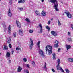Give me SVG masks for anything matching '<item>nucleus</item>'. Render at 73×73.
Masks as SVG:
<instances>
[{
    "label": "nucleus",
    "instance_id": "f257e3e1",
    "mask_svg": "<svg viewBox=\"0 0 73 73\" xmlns=\"http://www.w3.org/2000/svg\"><path fill=\"white\" fill-rule=\"evenodd\" d=\"M46 50V54H47V52L48 51L49 55H50L52 53V46L50 45H48L46 46L45 48Z\"/></svg>",
    "mask_w": 73,
    "mask_h": 73
},
{
    "label": "nucleus",
    "instance_id": "f03ea898",
    "mask_svg": "<svg viewBox=\"0 0 73 73\" xmlns=\"http://www.w3.org/2000/svg\"><path fill=\"white\" fill-rule=\"evenodd\" d=\"M49 1L51 3H54V7L56 11H58V9L57 7H58V1L57 0H49Z\"/></svg>",
    "mask_w": 73,
    "mask_h": 73
},
{
    "label": "nucleus",
    "instance_id": "7ed1b4c3",
    "mask_svg": "<svg viewBox=\"0 0 73 73\" xmlns=\"http://www.w3.org/2000/svg\"><path fill=\"white\" fill-rule=\"evenodd\" d=\"M30 40L31 44L30 45L29 48L31 50H32V47L33 46V45L34 44L33 43V40H32V39L30 38Z\"/></svg>",
    "mask_w": 73,
    "mask_h": 73
},
{
    "label": "nucleus",
    "instance_id": "20e7f679",
    "mask_svg": "<svg viewBox=\"0 0 73 73\" xmlns=\"http://www.w3.org/2000/svg\"><path fill=\"white\" fill-rule=\"evenodd\" d=\"M39 52L40 54H41V56L42 57H45V55L44 54V52H43V51L41 50H40Z\"/></svg>",
    "mask_w": 73,
    "mask_h": 73
},
{
    "label": "nucleus",
    "instance_id": "39448f33",
    "mask_svg": "<svg viewBox=\"0 0 73 73\" xmlns=\"http://www.w3.org/2000/svg\"><path fill=\"white\" fill-rule=\"evenodd\" d=\"M16 23L18 27L20 28H21V24H20V22L19 21L17 20L16 21Z\"/></svg>",
    "mask_w": 73,
    "mask_h": 73
},
{
    "label": "nucleus",
    "instance_id": "423d86ee",
    "mask_svg": "<svg viewBox=\"0 0 73 73\" xmlns=\"http://www.w3.org/2000/svg\"><path fill=\"white\" fill-rule=\"evenodd\" d=\"M39 26L40 28V32H39V33H41L42 32V26L41 25V23H40L39 25Z\"/></svg>",
    "mask_w": 73,
    "mask_h": 73
},
{
    "label": "nucleus",
    "instance_id": "0eeeda50",
    "mask_svg": "<svg viewBox=\"0 0 73 73\" xmlns=\"http://www.w3.org/2000/svg\"><path fill=\"white\" fill-rule=\"evenodd\" d=\"M51 33L52 35H53L54 36H56L57 35V33L54 31H52L51 32Z\"/></svg>",
    "mask_w": 73,
    "mask_h": 73
},
{
    "label": "nucleus",
    "instance_id": "6e6552de",
    "mask_svg": "<svg viewBox=\"0 0 73 73\" xmlns=\"http://www.w3.org/2000/svg\"><path fill=\"white\" fill-rule=\"evenodd\" d=\"M8 13L9 16H10V17H12V13H11V9L10 8H9L8 11Z\"/></svg>",
    "mask_w": 73,
    "mask_h": 73
},
{
    "label": "nucleus",
    "instance_id": "1a4fd4ad",
    "mask_svg": "<svg viewBox=\"0 0 73 73\" xmlns=\"http://www.w3.org/2000/svg\"><path fill=\"white\" fill-rule=\"evenodd\" d=\"M8 33L9 34V35H11V25H9L8 27Z\"/></svg>",
    "mask_w": 73,
    "mask_h": 73
},
{
    "label": "nucleus",
    "instance_id": "9d476101",
    "mask_svg": "<svg viewBox=\"0 0 73 73\" xmlns=\"http://www.w3.org/2000/svg\"><path fill=\"white\" fill-rule=\"evenodd\" d=\"M66 47L67 50H68V49L71 48V46H70V45H66Z\"/></svg>",
    "mask_w": 73,
    "mask_h": 73
},
{
    "label": "nucleus",
    "instance_id": "9b49d317",
    "mask_svg": "<svg viewBox=\"0 0 73 73\" xmlns=\"http://www.w3.org/2000/svg\"><path fill=\"white\" fill-rule=\"evenodd\" d=\"M56 68H57V70H62V68H61V67H60V65L58 66V65L56 66Z\"/></svg>",
    "mask_w": 73,
    "mask_h": 73
},
{
    "label": "nucleus",
    "instance_id": "f8f14e48",
    "mask_svg": "<svg viewBox=\"0 0 73 73\" xmlns=\"http://www.w3.org/2000/svg\"><path fill=\"white\" fill-rule=\"evenodd\" d=\"M11 37H9V38H7V43L8 44H10L11 41Z\"/></svg>",
    "mask_w": 73,
    "mask_h": 73
},
{
    "label": "nucleus",
    "instance_id": "ddd939ff",
    "mask_svg": "<svg viewBox=\"0 0 73 73\" xmlns=\"http://www.w3.org/2000/svg\"><path fill=\"white\" fill-rule=\"evenodd\" d=\"M19 33L21 36H23V31L21 30H19Z\"/></svg>",
    "mask_w": 73,
    "mask_h": 73
},
{
    "label": "nucleus",
    "instance_id": "4468645a",
    "mask_svg": "<svg viewBox=\"0 0 73 73\" xmlns=\"http://www.w3.org/2000/svg\"><path fill=\"white\" fill-rule=\"evenodd\" d=\"M41 14L43 16H45L46 15V13L44 11H43L42 12Z\"/></svg>",
    "mask_w": 73,
    "mask_h": 73
},
{
    "label": "nucleus",
    "instance_id": "2eb2a0df",
    "mask_svg": "<svg viewBox=\"0 0 73 73\" xmlns=\"http://www.w3.org/2000/svg\"><path fill=\"white\" fill-rule=\"evenodd\" d=\"M6 57H11V53L9 52H7L6 54Z\"/></svg>",
    "mask_w": 73,
    "mask_h": 73
},
{
    "label": "nucleus",
    "instance_id": "dca6fc26",
    "mask_svg": "<svg viewBox=\"0 0 73 73\" xmlns=\"http://www.w3.org/2000/svg\"><path fill=\"white\" fill-rule=\"evenodd\" d=\"M22 70V68L20 66L18 67V68L17 69V71L18 72H20Z\"/></svg>",
    "mask_w": 73,
    "mask_h": 73
},
{
    "label": "nucleus",
    "instance_id": "f3484780",
    "mask_svg": "<svg viewBox=\"0 0 73 73\" xmlns=\"http://www.w3.org/2000/svg\"><path fill=\"white\" fill-rule=\"evenodd\" d=\"M25 2V1L24 0H19L18 1V3H22L23 4Z\"/></svg>",
    "mask_w": 73,
    "mask_h": 73
},
{
    "label": "nucleus",
    "instance_id": "a211bd4d",
    "mask_svg": "<svg viewBox=\"0 0 73 73\" xmlns=\"http://www.w3.org/2000/svg\"><path fill=\"white\" fill-rule=\"evenodd\" d=\"M52 56H53V60H56V54L54 53H53L52 54Z\"/></svg>",
    "mask_w": 73,
    "mask_h": 73
},
{
    "label": "nucleus",
    "instance_id": "6ab92c4d",
    "mask_svg": "<svg viewBox=\"0 0 73 73\" xmlns=\"http://www.w3.org/2000/svg\"><path fill=\"white\" fill-rule=\"evenodd\" d=\"M57 61L58 63L57 65H58V66H59V65H60V64L61 63V60H60V59H58Z\"/></svg>",
    "mask_w": 73,
    "mask_h": 73
},
{
    "label": "nucleus",
    "instance_id": "aec40b11",
    "mask_svg": "<svg viewBox=\"0 0 73 73\" xmlns=\"http://www.w3.org/2000/svg\"><path fill=\"white\" fill-rule=\"evenodd\" d=\"M68 60L69 62H73V59L71 58H69L68 59Z\"/></svg>",
    "mask_w": 73,
    "mask_h": 73
},
{
    "label": "nucleus",
    "instance_id": "412c9836",
    "mask_svg": "<svg viewBox=\"0 0 73 73\" xmlns=\"http://www.w3.org/2000/svg\"><path fill=\"white\" fill-rule=\"evenodd\" d=\"M40 41H39L36 44L37 46H38V48H40Z\"/></svg>",
    "mask_w": 73,
    "mask_h": 73
},
{
    "label": "nucleus",
    "instance_id": "4be33fe9",
    "mask_svg": "<svg viewBox=\"0 0 73 73\" xmlns=\"http://www.w3.org/2000/svg\"><path fill=\"white\" fill-rule=\"evenodd\" d=\"M36 13L38 16H40L41 15V14L40 13V12L38 11H36L35 12Z\"/></svg>",
    "mask_w": 73,
    "mask_h": 73
},
{
    "label": "nucleus",
    "instance_id": "5701e85b",
    "mask_svg": "<svg viewBox=\"0 0 73 73\" xmlns=\"http://www.w3.org/2000/svg\"><path fill=\"white\" fill-rule=\"evenodd\" d=\"M64 12L67 15H69L68 13H69V12L67 10H65V11H64Z\"/></svg>",
    "mask_w": 73,
    "mask_h": 73
},
{
    "label": "nucleus",
    "instance_id": "b1692460",
    "mask_svg": "<svg viewBox=\"0 0 73 73\" xmlns=\"http://www.w3.org/2000/svg\"><path fill=\"white\" fill-rule=\"evenodd\" d=\"M68 15H67L68 17H69V18H71V17H72V15H71V14H70V13H68Z\"/></svg>",
    "mask_w": 73,
    "mask_h": 73
},
{
    "label": "nucleus",
    "instance_id": "393cba45",
    "mask_svg": "<svg viewBox=\"0 0 73 73\" xmlns=\"http://www.w3.org/2000/svg\"><path fill=\"white\" fill-rule=\"evenodd\" d=\"M46 29L48 30V31L49 32L50 30V28L49 27L47 26L46 27Z\"/></svg>",
    "mask_w": 73,
    "mask_h": 73
},
{
    "label": "nucleus",
    "instance_id": "a878e982",
    "mask_svg": "<svg viewBox=\"0 0 73 73\" xmlns=\"http://www.w3.org/2000/svg\"><path fill=\"white\" fill-rule=\"evenodd\" d=\"M25 20L28 23H29V22H30V20H29V19L28 18H26V19H25Z\"/></svg>",
    "mask_w": 73,
    "mask_h": 73
},
{
    "label": "nucleus",
    "instance_id": "bb28decb",
    "mask_svg": "<svg viewBox=\"0 0 73 73\" xmlns=\"http://www.w3.org/2000/svg\"><path fill=\"white\" fill-rule=\"evenodd\" d=\"M32 62L33 66L34 67H35V66H36V65L35 64V62L34 61H33Z\"/></svg>",
    "mask_w": 73,
    "mask_h": 73
},
{
    "label": "nucleus",
    "instance_id": "cd10ccee",
    "mask_svg": "<svg viewBox=\"0 0 73 73\" xmlns=\"http://www.w3.org/2000/svg\"><path fill=\"white\" fill-rule=\"evenodd\" d=\"M66 72V73H69V70L68 69H66L65 70Z\"/></svg>",
    "mask_w": 73,
    "mask_h": 73
},
{
    "label": "nucleus",
    "instance_id": "c85d7f7f",
    "mask_svg": "<svg viewBox=\"0 0 73 73\" xmlns=\"http://www.w3.org/2000/svg\"><path fill=\"white\" fill-rule=\"evenodd\" d=\"M4 48H5V49L6 50H8V47L6 45L4 46Z\"/></svg>",
    "mask_w": 73,
    "mask_h": 73
},
{
    "label": "nucleus",
    "instance_id": "c756f323",
    "mask_svg": "<svg viewBox=\"0 0 73 73\" xmlns=\"http://www.w3.org/2000/svg\"><path fill=\"white\" fill-rule=\"evenodd\" d=\"M45 66H44V69H45V70H47V68H46V62H45Z\"/></svg>",
    "mask_w": 73,
    "mask_h": 73
},
{
    "label": "nucleus",
    "instance_id": "7c9ffc66",
    "mask_svg": "<svg viewBox=\"0 0 73 73\" xmlns=\"http://www.w3.org/2000/svg\"><path fill=\"white\" fill-rule=\"evenodd\" d=\"M12 0H9V3L10 5H11L12 3Z\"/></svg>",
    "mask_w": 73,
    "mask_h": 73
},
{
    "label": "nucleus",
    "instance_id": "2f4dec72",
    "mask_svg": "<svg viewBox=\"0 0 73 73\" xmlns=\"http://www.w3.org/2000/svg\"><path fill=\"white\" fill-rule=\"evenodd\" d=\"M54 46L55 48H58V44H55L54 45Z\"/></svg>",
    "mask_w": 73,
    "mask_h": 73
},
{
    "label": "nucleus",
    "instance_id": "473e14b6",
    "mask_svg": "<svg viewBox=\"0 0 73 73\" xmlns=\"http://www.w3.org/2000/svg\"><path fill=\"white\" fill-rule=\"evenodd\" d=\"M18 9H19L20 11H23V10H24V9L22 8H19Z\"/></svg>",
    "mask_w": 73,
    "mask_h": 73
},
{
    "label": "nucleus",
    "instance_id": "72a5a7b5",
    "mask_svg": "<svg viewBox=\"0 0 73 73\" xmlns=\"http://www.w3.org/2000/svg\"><path fill=\"white\" fill-rule=\"evenodd\" d=\"M11 50V54H13V53H14V50H13V49H12Z\"/></svg>",
    "mask_w": 73,
    "mask_h": 73
},
{
    "label": "nucleus",
    "instance_id": "f704fd0d",
    "mask_svg": "<svg viewBox=\"0 0 73 73\" xmlns=\"http://www.w3.org/2000/svg\"><path fill=\"white\" fill-rule=\"evenodd\" d=\"M13 35L14 37H16V33H13Z\"/></svg>",
    "mask_w": 73,
    "mask_h": 73
},
{
    "label": "nucleus",
    "instance_id": "c9c22d12",
    "mask_svg": "<svg viewBox=\"0 0 73 73\" xmlns=\"http://www.w3.org/2000/svg\"><path fill=\"white\" fill-rule=\"evenodd\" d=\"M68 41H72V39L70 38H68Z\"/></svg>",
    "mask_w": 73,
    "mask_h": 73
},
{
    "label": "nucleus",
    "instance_id": "e433bc0d",
    "mask_svg": "<svg viewBox=\"0 0 73 73\" xmlns=\"http://www.w3.org/2000/svg\"><path fill=\"white\" fill-rule=\"evenodd\" d=\"M29 32L30 33H32L33 32V31L32 30H30L29 31Z\"/></svg>",
    "mask_w": 73,
    "mask_h": 73
},
{
    "label": "nucleus",
    "instance_id": "4c0bfd02",
    "mask_svg": "<svg viewBox=\"0 0 73 73\" xmlns=\"http://www.w3.org/2000/svg\"><path fill=\"white\" fill-rule=\"evenodd\" d=\"M23 60L25 62H26V61H27V59L25 58H24Z\"/></svg>",
    "mask_w": 73,
    "mask_h": 73
},
{
    "label": "nucleus",
    "instance_id": "58836bf2",
    "mask_svg": "<svg viewBox=\"0 0 73 73\" xmlns=\"http://www.w3.org/2000/svg\"><path fill=\"white\" fill-rule=\"evenodd\" d=\"M25 72L27 73H29V72H28V70H24Z\"/></svg>",
    "mask_w": 73,
    "mask_h": 73
},
{
    "label": "nucleus",
    "instance_id": "ea45409f",
    "mask_svg": "<svg viewBox=\"0 0 73 73\" xmlns=\"http://www.w3.org/2000/svg\"><path fill=\"white\" fill-rule=\"evenodd\" d=\"M50 24V20H49L48 22V24L49 25V24Z\"/></svg>",
    "mask_w": 73,
    "mask_h": 73
},
{
    "label": "nucleus",
    "instance_id": "a19ab883",
    "mask_svg": "<svg viewBox=\"0 0 73 73\" xmlns=\"http://www.w3.org/2000/svg\"><path fill=\"white\" fill-rule=\"evenodd\" d=\"M26 66H27V67L29 69L30 67H29V64H26Z\"/></svg>",
    "mask_w": 73,
    "mask_h": 73
},
{
    "label": "nucleus",
    "instance_id": "79ce46f5",
    "mask_svg": "<svg viewBox=\"0 0 73 73\" xmlns=\"http://www.w3.org/2000/svg\"><path fill=\"white\" fill-rule=\"evenodd\" d=\"M51 70L53 72H55V70H54V69L52 68L51 69Z\"/></svg>",
    "mask_w": 73,
    "mask_h": 73
},
{
    "label": "nucleus",
    "instance_id": "37998d69",
    "mask_svg": "<svg viewBox=\"0 0 73 73\" xmlns=\"http://www.w3.org/2000/svg\"><path fill=\"white\" fill-rule=\"evenodd\" d=\"M9 48H12V45H11V44H9Z\"/></svg>",
    "mask_w": 73,
    "mask_h": 73
},
{
    "label": "nucleus",
    "instance_id": "c03bdc74",
    "mask_svg": "<svg viewBox=\"0 0 73 73\" xmlns=\"http://www.w3.org/2000/svg\"><path fill=\"white\" fill-rule=\"evenodd\" d=\"M55 43H56V44H58L59 42H58V41H57V40H56V41H55Z\"/></svg>",
    "mask_w": 73,
    "mask_h": 73
},
{
    "label": "nucleus",
    "instance_id": "a18cd8bd",
    "mask_svg": "<svg viewBox=\"0 0 73 73\" xmlns=\"http://www.w3.org/2000/svg\"><path fill=\"white\" fill-rule=\"evenodd\" d=\"M58 24L59 25H61V23H60V21H58Z\"/></svg>",
    "mask_w": 73,
    "mask_h": 73
},
{
    "label": "nucleus",
    "instance_id": "49530a36",
    "mask_svg": "<svg viewBox=\"0 0 73 73\" xmlns=\"http://www.w3.org/2000/svg\"><path fill=\"white\" fill-rule=\"evenodd\" d=\"M71 28H72V29H73V25L71 24Z\"/></svg>",
    "mask_w": 73,
    "mask_h": 73
},
{
    "label": "nucleus",
    "instance_id": "de8ad7c7",
    "mask_svg": "<svg viewBox=\"0 0 73 73\" xmlns=\"http://www.w3.org/2000/svg\"><path fill=\"white\" fill-rule=\"evenodd\" d=\"M68 35H70V33L69 32H68Z\"/></svg>",
    "mask_w": 73,
    "mask_h": 73
},
{
    "label": "nucleus",
    "instance_id": "09e8293b",
    "mask_svg": "<svg viewBox=\"0 0 73 73\" xmlns=\"http://www.w3.org/2000/svg\"><path fill=\"white\" fill-rule=\"evenodd\" d=\"M19 48L18 47H17L16 48V50H19Z\"/></svg>",
    "mask_w": 73,
    "mask_h": 73
},
{
    "label": "nucleus",
    "instance_id": "8fccbe9b",
    "mask_svg": "<svg viewBox=\"0 0 73 73\" xmlns=\"http://www.w3.org/2000/svg\"><path fill=\"white\" fill-rule=\"evenodd\" d=\"M62 70V72L64 73V70H63V69H62V70Z\"/></svg>",
    "mask_w": 73,
    "mask_h": 73
},
{
    "label": "nucleus",
    "instance_id": "3c124183",
    "mask_svg": "<svg viewBox=\"0 0 73 73\" xmlns=\"http://www.w3.org/2000/svg\"><path fill=\"white\" fill-rule=\"evenodd\" d=\"M9 63H11V60H9Z\"/></svg>",
    "mask_w": 73,
    "mask_h": 73
},
{
    "label": "nucleus",
    "instance_id": "603ef678",
    "mask_svg": "<svg viewBox=\"0 0 73 73\" xmlns=\"http://www.w3.org/2000/svg\"><path fill=\"white\" fill-rule=\"evenodd\" d=\"M42 2H44V0H41Z\"/></svg>",
    "mask_w": 73,
    "mask_h": 73
},
{
    "label": "nucleus",
    "instance_id": "864d4df0",
    "mask_svg": "<svg viewBox=\"0 0 73 73\" xmlns=\"http://www.w3.org/2000/svg\"><path fill=\"white\" fill-rule=\"evenodd\" d=\"M58 49V50H61V48H59Z\"/></svg>",
    "mask_w": 73,
    "mask_h": 73
},
{
    "label": "nucleus",
    "instance_id": "5fc2aeb1",
    "mask_svg": "<svg viewBox=\"0 0 73 73\" xmlns=\"http://www.w3.org/2000/svg\"><path fill=\"white\" fill-rule=\"evenodd\" d=\"M51 20H53V18H51Z\"/></svg>",
    "mask_w": 73,
    "mask_h": 73
},
{
    "label": "nucleus",
    "instance_id": "6e6d98bb",
    "mask_svg": "<svg viewBox=\"0 0 73 73\" xmlns=\"http://www.w3.org/2000/svg\"><path fill=\"white\" fill-rule=\"evenodd\" d=\"M1 19V18H0V19Z\"/></svg>",
    "mask_w": 73,
    "mask_h": 73
},
{
    "label": "nucleus",
    "instance_id": "4d7b16f0",
    "mask_svg": "<svg viewBox=\"0 0 73 73\" xmlns=\"http://www.w3.org/2000/svg\"><path fill=\"white\" fill-rule=\"evenodd\" d=\"M5 26H6L5 25Z\"/></svg>",
    "mask_w": 73,
    "mask_h": 73
},
{
    "label": "nucleus",
    "instance_id": "13d9d810",
    "mask_svg": "<svg viewBox=\"0 0 73 73\" xmlns=\"http://www.w3.org/2000/svg\"><path fill=\"white\" fill-rule=\"evenodd\" d=\"M61 3H62V2Z\"/></svg>",
    "mask_w": 73,
    "mask_h": 73
},
{
    "label": "nucleus",
    "instance_id": "bf43d9fd",
    "mask_svg": "<svg viewBox=\"0 0 73 73\" xmlns=\"http://www.w3.org/2000/svg\"><path fill=\"white\" fill-rule=\"evenodd\" d=\"M1 1V0H0V1Z\"/></svg>",
    "mask_w": 73,
    "mask_h": 73
},
{
    "label": "nucleus",
    "instance_id": "052dcab7",
    "mask_svg": "<svg viewBox=\"0 0 73 73\" xmlns=\"http://www.w3.org/2000/svg\"><path fill=\"white\" fill-rule=\"evenodd\" d=\"M0 54H1V53H0Z\"/></svg>",
    "mask_w": 73,
    "mask_h": 73
}]
</instances>
